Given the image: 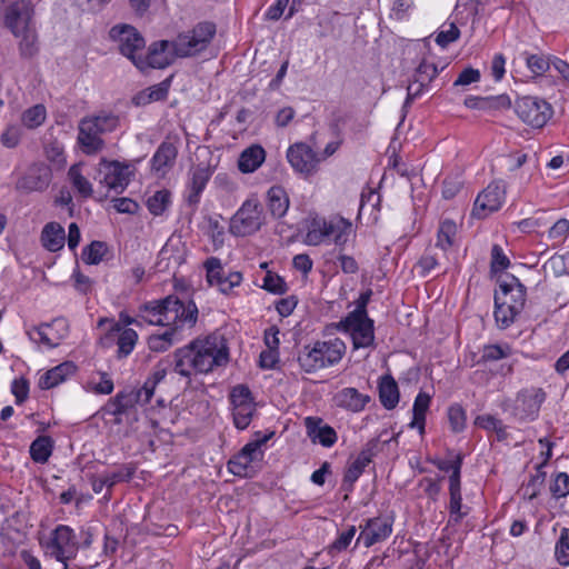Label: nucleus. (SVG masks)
<instances>
[{
    "label": "nucleus",
    "instance_id": "f257e3e1",
    "mask_svg": "<svg viewBox=\"0 0 569 569\" xmlns=\"http://www.w3.org/2000/svg\"><path fill=\"white\" fill-rule=\"evenodd\" d=\"M229 361V347L222 335L211 333L197 338L188 346L174 352V372L189 377L193 370L197 373H208Z\"/></svg>",
    "mask_w": 569,
    "mask_h": 569
},
{
    "label": "nucleus",
    "instance_id": "f03ea898",
    "mask_svg": "<svg viewBox=\"0 0 569 569\" xmlns=\"http://www.w3.org/2000/svg\"><path fill=\"white\" fill-rule=\"evenodd\" d=\"M139 318L142 323L151 326H170L172 323H187L191 329L198 320V307L192 301L187 302L178 297L168 296L164 299L152 300L139 308Z\"/></svg>",
    "mask_w": 569,
    "mask_h": 569
},
{
    "label": "nucleus",
    "instance_id": "7ed1b4c3",
    "mask_svg": "<svg viewBox=\"0 0 569 569\" xmlns=\"http://www.w3.org/2000/svg\"><path fill=\"white\" fill-rule=\"evenodd\" d=\"M33 8L30 2L19 0L6 8L4 24L16 38L23 57H32L38 51L37 33L32 23Z\"/></svg>",
    "mask_w": 569,
    "mask_h": 569
},
{
    "label": "nucleus",
    "instance_id": "20e7f679",
    "mask_svg": "<svg viewBox=\"0 0 569 569\" xmlns=\"http://www.w3.org/2000/svg\"><path fill=\"white\" fill-rule=\"evenodd\" d=\"M355 236L356 230L349 219L341 216L317 217L310 221L305 241L309 246L332 242L338 251H345L349 239Z\"/></svg>",
    "mask_w": 569,
    "mask_h": 569
},
{
    "label": "nucleus",
    "instance_id": "39448f33",
    "mask_svg": "<svg viewBox=\"0 0 569 569\" xmlns=\"http://www.w3.org/2000/svg\"><path fill=\"white\" fill-rule=\"evenodd\" d=\"M346 343L340 338L318 340L303 347L298 361L306 372H315L339 363L346 353Z\"/></svg>",
    "mask_w": 569,
    "mask_h": 569
},
{
    "label": "nucleus",
    "instance_id": "423d86ee",
    "mask_svg": "<svg viewBox=\"0 0 569 569\" xmlns=\"http://www.w3.org/2000/svg\"><path fill=\"white\" fill-rule=\"evenodd\" d=\"M119 126V117L111 112L86 117L79 122L78 142L87 154L102 150L104 142L101 134L112 132Z\"/></svg>",
    "mask_w": 569,
    "mask_h": 569
},
{
    "label": "nucleus",
    "instance_id": "0eeeda50",
    "mask_svg": "<svg viewBox=\"0 0 569 569\" xmlns=\"http://www.w3.org/2000/svg\"><path fill=\"white\" fill-rule=\"evenodd\" d=\"M216 24L204 21L192 29L180 32L172 40V49L178 58L194 57L206 50L216 34Z\"/></svg>",
    "mask_w": 569,
    "mask_h": 569
},
{
    "label": "nucleus",
    "instance_id": "6e6552de",
    "mask_svg": "<svg viewBox=\"0 0 569 569\" xmlns=\"http://www.w3.org/2000/svg\"><path fill=\"white\" fill-rule=\"evenodd\" d=\"M263 223V209L258 199H247L230 219L229 231L234 237H248Z\"/></svg>",
    "mask_w": 569,
    "mask_h": 569
},
{
    "label": "nucleus",
    "instance_id": "1a4fd4ad",
    "mask_svg": "<svg viewBox=\"0 0 569 569\" xmlns=\"http://www.w3.org/2000/svg\"><path fill=\"white\" fill-rule=\"evenodd\" d=\"M40 545L58 561L63 562V569H68L66 561L76 557L79 548L73 529L66 525L57 526L48 540L40 539Z\"/></svg>",
    "mask_w": 569,
    "mask_h": 569
},
{
    "label": "nucleus",
    "instance_id": "9d476101",
    "mask_svg": "<svg viewBox=\"0 0 569 569\" xmlns=\"http://www.w3.org/2000/svg\"><path fill=\"white\" fill-rule=\"evenodd\" d=\"M156 393H117L103 407L104 416H113L114 422L121 423L123 417H134L138 408H146L151 403Z\"/></svg>",
    "mask_w": 569,
    "mask_h": 569
},
{
    "label": "nucleus",
    "instance_id": "9b49d317",
    "mask_svg": "<svg viewBox=\"0 0 569 569\" xmlns=\"http://www.w3.org/2000/svg\"><path fill=\"white\" fill-rule=\"evenodd\" d=\"M109 36L118 43L120 53L137 67V59L141 58L146 47V40L138 29L131 24L120 23L110 29Z\"/></svg>",
    "mask_w": 569,
    "mask_h": 569
},
{
    "label": "nucleus",
    "instance_id": "f8f14e48",
    "mask_svg": "<svg viewBox=\"0 0 569 569\" xmlns=\"http://www.w3.org/2000/svg\"><path fill=\"white\" fill-rule=\"evenodd\" d=\"M518 117L532 128H542L553 114L552 107L545 99L525 96L518 98L515 104Z\"/></svg>",
    "mask_w": 569,
    "mask_h": 569
},
{
    "label": "nucleus",
    "instance_id": "ddd939ff",
    "mask_svg": "<svg viewBox=\"0 0 569 569\" xmlns=\"http://www.w3.org/2000/svg\"><path fill=\"white\" fill-rule=\"evenodd\" d=\"M338 329L350 335L352 352L360 349L375 348V322L369 317H345L338 323Z\"/></svg>",
    "mask_w": 569,
    "mask_h": 569
},
{
    "label": "nucleus",
    "instance_id": "4468645a",
    "mask_svg": "<svg viewBox=\"0 0 569 569\" xmlns=\"http://www.w3.org/2000/svg\"><path fill=\"white\" fill-rule=\"evenodd\" d=\"M133 174L129 163H122L118 160H107L101 158L98 163L99 183L104 184L109 190L116 193H122L130 182Z\"/></svg>",
    "mask_w": 569,
    "mask_h": 569
},
{
    "label": "nucleus",
    "instance_id": "2eb2a0df",
    "mask_svg": "<svg viewBox=\"0 0 569 569\" xmlns=\"http://www.w3.org/2000/svg\"><path fill=\"white\" fill-rule=\"evenodd\" d=\"M506 199V188L502 181H493L476 198L472 214L478 219H485L498 211Z\"/></svg>",
    "mask_w": 569,
    "mask_h": 569
},
{
    "label": "nucleus",
    "instance_id": "dca6fc26",
    "mask_svg": "<svg viewBox=\"0 0 569 569\" xmlns=\"http://www.w3.org/2000/svg\"><path fill=\"white\" fill-rule=\"evenodd\" d=\"M203 267L207 272V281L210 286L217 287L223 295H232L233 289L242 282V274L238 271L224 273L221 260L217 257L208 258Z\"/></svg>",
    "mask_w": 569,
    "mask_h": 569
},
{
    "label": "nucleus",
    "instance_id": "f3484780",
    "mask_svg": "<svg viewBox=\"0 0 569 569\" xmlns=\"http://www.w3.org/2000/svg\"><path fill=\"white\" fill-rule=\"evenodd\" d=\"M545 393H512L502 403V410L520 420L535 417L543 401Z\"/></svg>",
    "mask_w": 569,
    "mask_h": 569
},
{
    "label": "nucleus",
    "instance_id": "a211bd4d",
    "mask_svg": "<svg viewBox=\"0 0 569 569\" xmlns=\"http://www.w3.org/2000/svg\"><path fill=\"white\" fill-rule=\"evenodd\" d=\"M176 57L172 41H154L149 46L147 54L142 53L141 58L137 59V68L140 71H146L150 68L164 69L173 62Z\"/></svg>",
    "mask_w": 569,
    "mask_h": 569
},
{
    "label": "nucleus",
    "instance_id": "6ab92c4d",
    "mask_svg": "<svg viewBox=\"0 0 569 569\" xmlns=\"http://www.w3.org/2000/svg\"><path fill=\"white\" fill-rule=\"evenodd\" d=\"M212 174L213 169L209 164L204 163H199L189 170L184 196V199L189 206L197 207L199 204L201 194L204 191Z\"/></svg>",
    "mask_w": 569,
    "mask_h": 569
},
{
    "label": "nucleus",
    "instance_id": "aec40b11",
    "mask_svg": "<svg viewBox=\"0 0 569 569\" xmlns=\"http://www.w3.org/2000/svg\"><path fill=\"white\" fill-rule=\"evenodd\" d=\"M52 179V171L46 163L38 162L31 164L24 174L17 181V189L30 192H42L44 191Z\"/></svg>",
    "mask_w": 569,
    "mask_h": 569
},
{
    "label": "nucleus",
    "instance_id": "412c9836",
    "mask_svg": "<svg viewBox=\"0 0 569 569\" xmlns=\"http://www.w3.org/2000/svg\"><path fill=\"white\" fill-rule=\"evenodd\" d=\"M393 518L390 516L375 517L366 520V525L361 528V532L357 539V543L362 540L366 548L385 541L392 532Z\"/></svg>",
    "mask_w": 569,
    "mask_h": 569
},
{
    "label": "nucleus",
    "instance_id": "4be33fe9",
    "mask_svg": "<svg viewBox=\"0 0 569 569\" xmlns=\"http://www.w3.org/2000/svg\"><path fill=\"white\" fill-rule=\"evenodd\" d=\"M287 159L296 172L306 177L311 176L316 171L319 162L313 149L302 142L289 147Z\"/></svg>",
    "mask_w": 569,
    "mask_h": 569
},
{
    "label": "nucleus",
    "instance_id": "5701e85b",
    "mask_svg": "<svg viewBox=\"0 0 569 569\" xmlns=\"http://www.w3.org/2000/svg\"><path fill=\"white\" fill-rule=\"evenodd\" d=\"M68 331V321L64 318H56L50 323H41L33 331H29L28 335L34 341L54 348L67 337Z\"/></svg>",
    "mask_w": 569,
    "mask_h": 569
},
{
    "label": "nucleus",
    "instance_id": "b1692460",
    "mask_svg": "<svg viewBox=\"0 0 569 569\" xmlns=\"http://www.w3.org/2000/svg\"><path fill=\"white\" fill-rule=\"evenodd\" d=\"M232 405L233 423L236 428L246 429L256 412L254 399L252 393H230Z\"/></svg>",
    "mask_w": 569,
    "mask_h": 569
},
{
    "label": "nucleus",
    "instance_id": "393cba45",
    "mask_svg": "<svg viewBox=\"0 0 569 569\" xmlns=\"http://www.w3.org/2000/svg\"><path fill=\"white\" fill-rule=\"evenodd\" d=\"M516 298V301H513L515 305L509 306V300L506 299L505 296L495 295L493 297V317L496 325L500 330L508 329L516 321L517 317L522 312L520 293H518Z\"/></svg>",
    "mask_w": 569,
    "mask_h": 569
},
{
    "label": "nucleus",
    "instance_id": "a878e982",
    "mask_svg": "<svg viewBox=\"0 0 569 569\" xmlns=\"http://www.w3.org/2000/svg\"><path fill=\"white\" fill-rule=\"evenodd\" d=\"M307 436L313 443H319L325 448H331L338 440L336 430L325 423L319 417H307L303 420Z\"/></svg>",
    "mask_w": 569,
    "mask_h": 569
},
{
    "label": "nucleus",
    "instance_id": "bb28decb",
    "mask_svg": "<svg viewBox=\"0 0 569 569\" xmlns=\"http://www.w3.org/2000/svg\"><path fill=\"white\" fill-rule=\"evenodd\" d=\"M77 367L71 361L62 362L40 376L38 386L41 390L57 388L60 383L74 376Z\"/></svg>",
    "mask_w": 569,
    "mask_h": 569
},
{
    "label": "nucleus",
    "instance_id": "cd10ccee",
    "mask_svg": "<svg viewBox=\"0 0 569 569\" xmlns=\"http://www.w3.org/2000/svg\"><path fill=\"white\" fill-rule=\"evenodd\" d=\"M160 335H151L148 338V347L156 352H163L171 348L176 342L182 339V329L187 323H172Z\"/></svg>",
    "mask_w": 569,
    "mask_h": 569
},
{
    "label": "nucleus",
    "instance_id": "c85d7f7f",
    "mask_svg": "<svg viewBox=\"0 0 569 569\" xmlns=\"http://www.w3.org/2000/svg\"><path fill=\"white\" fill-rule=\"evenodd\" d=\"M463 104L468 109L493 111L509 109L511 106V100L507 94L490 97L468 96L466 97Z\"/></svg>",
    "mask_w": 569,
    "mask_h": 569
},
{
    "label": "nucleus",
    "instance_id": "c756f323",
    "mask_svg": "<svg viewBox=\"0 0 569 569\" xmlns=\"http://www.w3.org/2000/svg\"><path fill=\"white\" fill-rule=\"evenodd\" d=\"M266 150L260 144H251L239 156L238 169L242 173H252L257 171L266 160Z\"/></svg>",
    "mask_w": 569,
    "mask_h": 569
},
{
    "label": "nucleus",
    "instance_id": "7c9ffc66",
    "mask_svg": "<svg viewBox=\"0 0 569 569\" xmlns=\"http://www.w3.org/2000/svg\"><path fill=\"white\" fill-rule=\"evenodd\" d=\"M499 290L495 292V295H502L506 299L509 300V306L515 305L516 296L520 293L521 296V307L525 308L526 297H527V288L525 284L520 282V280L510 273L505 274L498 280Z\"/></svg>",
    "mask_w": 569,
    "mask_h": 569
},
{
    "label": "nucleus",
    "instance_id": "2f4dec72",
    "mask_svg": "<svg viewBox=\"0 0 569 569\" xmlns=\"http://www.w3.org/2000/svg\"><path fill=\"white\" fill-rule=\"evenodd\" d=\"M290 206L289 196L282 186H272L267 191V207L274 219L286 216Z\"/></svg>",
    "mask_w": 569,
    "mask_h": 569
},
{
    "label": "nucleus",
    "instance_id": "473e14b6",
    "mask_svg": "<svg viewBox=\"0 0 569 569\" xmlns=\"http://www.w3.org/2000/svg\"><path fill=\"white\" fill-rule=\"evenodd\" d=\"M40 240L44 249L57 252L64 247V228L58 222H49L43 227Z\"/></svg>",
    "mask_w": 569,
    "mask_h": 569
},
{
    "label": "nucleus",
    "instance_id": "72a5a7b5",
    "mask_svg": "<svg viewBox=\"0 0 569 569\" xmlns=\"http://www.w3.org/2000/svg\"><path fill=\"white\" fill-rule=\"evenodd\" d=\"M177 154L178 149L174 143L162 141L150 160L152 170L164 172L167 168L174 164Z\"/></svg>",
    "mask_w": 569,
    "mask_h": 569
},
{
    "label": "nucleus",
    "instance_id": "f704fd0d",
    "mask_svg": "<svg viewBox=\"0 0 569 569\" xmlns=\"http://www.w3.org/2000/svg\"><path fill=\"white\" fill-rule=\"evenodd\" d=\"M111 331L119 333L117 339L118 357H128L133 351L134 346L138 341V333L136 332V330L131 328L120 327L119 323H114Z\"/></svg>",
    "mask_w": 569,
    "mask_h": 569
},
{
    "label": "nucleus",
    "instance_id": "c9c22d12",
    "mask_svg": "<svg viewBox=\"0 0 569 569\" xmlns=\"http://www.w3.org/2000/svg\"><path fill=\"white\" fill-rule=\"evenodd\" d=\"M431 397L429 393H418L412 407L410 428H417L420 435L425 433L426 415L429 410Z\"/></svg>",
    "mask_w": 569,
    "mask_h": 569
},
{
    "label": "nucleus",
    "instance_id": "e433bc0d",
    "mask_svg": "<svg viewBox=\"0 0 569 569\" xmlns=\"http://www.w3.org/2000/svg\"><path fill=\"white\" fill-rule=\"evenodd\" d=\"M170 80H163L154 86L147 88L139 92L134 98L133 102L137 106H146L153 101L166 100L169 93Z\"/></svg>",
    "mask_w": 569,
    "mask_h": 569
},
{
    "label": "nucleus",
    "instance_id": "4c0bfd02",
    "mask_svg": "<svg viewBox=\"0 0 569 569\" xmlns=\"http://www.w3.org/2000/svg\"><path fill=\"white\" fill-rule=\"evenodd\" d=\"M54 442L50 436H39L29 448L31 459L37 463H46L52 455Z\"/></svg>",
    "mask_w": 569,
    "mask_h": 569
},
{
    "label": "nucleus",
    "instance_id": "58836bf2",
    "mask_svg": "<svg viewBox=\"0 0 569 569\" xmlns=\"http://www.w3.org/2000/svg\"><path fill=\"white\" fill-rule=\"evenodd\" d=\"M370 401L367 393H333L332 402L347 410L358 412Z\"/></svg>",
    "mask_w": 569,
    "mask_h": 569
},
{
    "label": "nucleus",
    "instance_id": "ea45409f",
    "mask_svg": "<svg viewBox=\"0 0 569 569\" xmlns=\"http://www.w3.org/2000/svg\"><path fill=\"white\" fill-rule=\"evenodd\" d=\"M68 179L72 188L80 197L88 199L92 196L93 189L91 182L82 174L81 166L73 164L68 170Z\"/></svg>",
    "mask_w": 569,
    "mask_h": 569
},
{
    "label": "nucleus",
    "instance_id": "a19ab883",
    "mask_svg": "<svg viewBox=\"0 0 569 569\" xmlns=\"http://www.w3.org/2000/svg\"><path fill=\"white\" fill-rule=\"evenodd\" d=\"M110 248L104 241L94 240L82 249V260L87 264H99L108 258Z\"/></svg>",
    "mask_w": 569,
    "mask_h": 569
},
{
    "label": "nucleus",
    "instance_id": "79ce46f5",
    "mask_svg": "<svg viewBox=\"0 0 569 569\" xmlns=\"http://www.w3.org/2000/svg\"><path fill=\"white\" fill-rule=\"evenodd\" d=\"M380 206L381 197L377 191L370 189L367 192H362L360 198L358 217H361V214H363L366 210L370 208V219L373 222H377L379 220Z\"/></svg>",
    "mask_w": 569,
    "mask_h": 569
},
{
    "label": "nucleus",
    "instance_id": "37998d69",
    "mask_svg": "<svg viewBox=\"0 0 569 569\" xmlns=\"http://www.w3.org/2000/svg\"><path fill=\"white\" fill-rule=\"evenodd\" d=\"M371 455L368 451H361L356 460L349 465L343 476V483H349L350 487L358 480L363 472L365 468L370 463Z\"/></svg>",
    "mask_w": 569,
    "mask_h": 569
},
{
    "label": "nucleus",
    "instance_id": "c03bdc74",
    "mask_svg": "<svg viewBox=\"0 0 569 569\" xmlns=\"http://www.w3.org/2000/svg\"><path fill=\"white\" fill-rule=\"evenodd\" d=\"M220 216H208L206 220V233L210 237L214 250L224 243V227L220 222Z\"/></svg>",
    "mask_w": 569,
    "mask_h": 569
},
{
    "label": "nucleus",
    "instance_id": "a18cd8bd",
    "mask_svg": "<svg viewBox=\"0 0 569 569\" xmlns=\"http://www.w3.org/2000/svg\"><path fill=\"white\" fill-rule=\"evenodd\" d=\"M513 355V349L507 342L492 343L483 346L481 360L485 362H493L506 359Z\"/></svg>",
    "mask_w": 569,
    "mask_h": 569
},
{
    "label": "nucleus",
    "instance_id": "49530a36",
    "mask_svg": "<svg viewBox=\"0 0 569 569\" xmlns=\"http://www.w3.org/2000/svg\"><path fill=\"white\" fill-rule=\"evenodd\" d=\"M171 203V192L167 189L156 191L147 200V208L153 216H161Z\"/></svg>",
    "mask_w": 569,
    "mask_h": 569
},
{
    "label": "nucleus",
    "instance_id": "de8ad7c7",
    "mask_svg": "<svg viewBox=\"0 0 569 569\" xmlns=\"http://www.w3.org/2000/svg\"><path fill=\"white\" fill-rule=\"evenodd\" d=\"M523 54H525L527 68L535 76H542L552 66L553 57H551V56H545L542 53H540V54L527 53V52H525Z\"/></svg>",
    "mask_w": 569,
    "mask_h": 569
},
{
    "label": "nucleus",
    "instance_id": "09e8293b",
    "mask_svg": "<svg viewBox=\"0 0 569 569\" xmlns=\"http://www.w3.org/2000/svg\"><path fill=\"white\" fill-rule=\"evenodd\" d=\"M47 118V109L43 104H34L22 112L21 122L28 129L40 127Z\"/></svg>",
    "mask_w": 569,
    "mask_h": 569
},
{
    "label": "nucleus",
    "instance_id": "8fccbe9b",
    "mask_svg": "<svg viewBox=\"0 0 569 569\" xmlns=\"http://www.w3.org/2000/svg\"><path fill=\"white\" fill-rule=\"evenodd\" d=\"M456 233L457 224L452 220H443L437 233L436 247L448 250L453 244Z\"/></svg>",
    "mask_w": 569,
    "mask_h": 569
},
{
    "label": "nucleus",
    "instance_id": "3c124183",
    "mask_svg": "<svg viewBox=\"0 0 569 569\" xmlns=\"http://www.w3.org/2000/svg\"><path fill=\"white\" fill-rule=\"evenodd\" d=\"M171 361L161 360L153 368L152 373L147 378L143 386L137 391H154L156 387L164 379L168 369L171 367Z\"/></svg>",
    "mask_w": 569,
    "mask_h": 569
},
{
    "label": "nucleus",
    "instance_id": "603ef678",
    "mask_svg": "<svg viewBox=\"0 0 569 569\" xmlns=\"http://www.w3.org/2000/svg\"><path fill=\"white\" fill-rule=\"evenodd\" d=\"M136 465L126 463L121 465L117 470L104 473L106 479L109 483V490L118 482H128L132 479L136 473Z\"/></svg>",
    "mask_w": 569,
    "mask_h": 569
},
{
    "label": "nucleus",
    "instance_id": "864d4df0",
    "mask_svg": "<svg viewBox=\"0 0 569 569\" xmlns=\"http://www.w3.org/2000/svg\"><path fill=\"white\" fill-rule=\"evenodd\" d=\"M260 287L273 295H283L288 290L284 279L272 271L266 272Z\"/></svg>",
    "mask_w": 569,
    "mask_h": 569
},
{
    "label": "nucleus",
    "instance_id": "5fc2aeb1",
    "mask_svg": "<svg viewBox=\"0 0 569 569\" xmlns=\"http://www.w3.org/2000/svg\"><path fill=\"white\" fill-rule=\"evenodd\" d=\"M449 493H450V502H449L448 526H456L462 520V518L467 515V512L462 511L461 491H449Z\"/></svg>",
    "mask_w": 569,
    "mask_h": 569
},
{
    "label": "nucleus",
    "instance_id": "6e6d98bb",
    "mask_svg": "<svg viewBox=\"0 0 569 569\" xmlns=\"http://www.w3.org/2000/svg\"><path fill=\"white\" fill-rule=\"evenodd\" d=\"M460 37V30L456 23L451 22L443 24L436 36V43L441 48L448 47L450 43L458 40Z\"/></svg>",
    "mask_w": 569,
    "mask_h": 569
},
{
    "label": "nucleus",
    "instance_id": "4d7b16f0",
    "mask_svg": "<svg viewBox=\"0 0 569 569\" xmlns=\"http://www.w3.org/2000/svg\"><path fill=\"white\" fill-rule=\"evenodd\" d=\"M555 556L561 566H569V528H562L556 543Z\"/></svg>",
    "mask_w": 569,
    "mask_h": 569
},
{
    "label": "nucleus",
    "instance_id": "13d9d810",
    "mask_svg": "<svg viewBox=\"0 0 569 569\" xmlns=\"http://www.w3.org/2000/svg\"><path fill=\"white\" fill-rule=\"evenodd\" d=\"M547 473L540 469V467H536V473L531 476L530 480L525 487V495L528 496L529 500L535 499L541 488L545 485Z\"/></svg>",
    "mask_w": 569,
    "mask_h": 569
},
{
    "label": "nucleus",
    "instance_id": "bf43d9fd",
    "mask_svg": "<svg viewBox=\"0 0 569 569\" xmlns=\"http://www.w3.org/2000/svg\"><path fill=\"white\" fill-rule=\"evenodd\" d=\"M549 489L556 499L567 497L569 495V475L567 472H558Z\"/></svg>",
    "mask_w": 569,
    "mask_h": 569
},
{
    "label": "nucleus",
    "instance_id": "052dcab7",
    "mask_svg": "<svg viewBox=\"0 0 569 569\" xmlns=\"http://www.w3.org/2000/svg\"><path fill=\"white\" fill-rule=\"evenodd\" d=\"M510 266V260L499 244L491 248L490 270L492 273L501 272Z\"/></svg>",
    "mask_w": 569,
    "mask_h": 569
},
{
    "label": "nucleus",
    "instance_id": "680f3d73",
    "mask_svg": "<svg viewBox=\"0 0 569 569\" xmlns=\"http://www.w3.org/2000/svg\"><path fill=\"white\" fill-rule=\"evenodd\" d=\"M448 419L453 432H461L466 427V412L459 405H453L448 409Z\"/></svg>",
    "mask_w": 569,
    "mask_h": 569
},
{
    "label": "nucleus",
    "instance_id": "e2e57ef3",
    "mask_svg": "<svg viewBox=\"0 0 569 569\" xmlns=\"http://www.w3.org/2000/svg\"><path fill=\"white\" fill-rule=\"evenodd\" d=\"M438 67L433 62L423 59L417 67L413 77L422 80V82L430 84V82L438 76Z\"/></svg>",
    "mask_w": 569,
    "mask_h": 569
},
{
    "label": "nucleus",
    "instance_id": "0e129e2a",
    "mask_svg": "<svg viewBox=\"0 0 569 569\" xmlns=\"http://www.w3.org/2000/svg\"><path fill=\"white\" fill-rule=\"evenodd\" d=\"M357 529L355 526H349L345 531H342L338 538L329 546V552H341L347 550L351 540L353 539Z\"/></svg>",
    "mask_w": 569,
    "mask_h": 569
},
{
    "label": "nucleus",
    "instance_id": "69168bd1",
    "mask_svg": "<svg viewBox=\"0 0 569 569\" xmlns=\"http://www.w3.org/2000/svg\"><path fill=\"white\" fill-rule=\"evenodd\" d=\"M251 460L247 457L240 458V451L228 461V470L238 477H248Z\"/></svg>",
    "mask_w": 569,
    "mask_h": 569
},
{
    "label": "nucleus",
    "instance_id": "338daca9",
    "mask_svg": "<svg viewBox=\"0 0 569 569\" xmlns=\"http://www.w3.org/2000/svg\"><path fill=\"white\" fill-rule=\"evenodd\" d=\"M569 234V220L558 219L548 230V238L558 242H563Z\"/></svg>",
    "mask_w": 569,
    "mask_h": 569
},
{
    "label": "nucleus",
    "instance_id": "774afa93",
    "mask_svg": "<svg viewBox=\"0 0 569 569\" xmlns=\"http://www.w3.org/2000/svg\"><path fill=\"white\" fill-rule=\"evenodd\" d=\"M429 89V84L422 82V80L413 77V81L407 88V98L403 103V108H407L411 102L420 97L425 91Z\"/></svg>",
    "mask_w": 569,
    "mask_h": 569
}]
</instances>
